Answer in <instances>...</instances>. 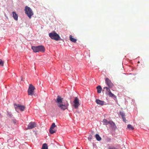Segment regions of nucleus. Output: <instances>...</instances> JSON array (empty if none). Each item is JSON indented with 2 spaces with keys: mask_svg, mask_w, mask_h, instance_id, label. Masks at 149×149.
Returning <instances> with one entry per match:
<instances>
[{
  "mask_svg": "<svg viewBox=\"0 0 149 149\" xmlns=\"http://www.w3.org/2000/svg\"><path fill=\"white\" fill-rule=\"evenodd\" d=\"M31 49L33 52L35 53L39 52H44L45 49L43 46L40 45L38 46H32Z\"/></svg>",
  "mask_w": 149,
  "mask_h": 149,
  "instance_id": "f03ea898",
  "label": "nucleus"
},
{
  "mask_svg": "<svg viewBox=\"0 0 149 149\" xmlns=\"http://www.w3.org/2000/svg\"><path fill=\"white\" fill-rule=\"evenodd\" d=\"M70 40L72 42H76L77 40L75 39V38H72V36L70 35Z\"/></svg>",
  "mask_w": 149,
  "mask_h": 149,
  "instance_id": "dca6fc26",
  "label": "nucleus"
},
{
  "mask_svg": "<svg viewBox=\"0 0 149 149\" xmlns=\"http://www.w3.org/2000/svg\"><path fill=\"white\" fill-rule=\"evenodd\" d=\"M104 89H106L107 91V93L108 94L109 97L116 98V96L113 93H112L110 89L107 87H104Z\"/></svg>",
  "mask_w": 149,
  "mask_h": 149,
  "instance_id": "0eeeda50",
  "label": "nucleus"
},
{
  "mask_svg": "<svg viewBox=\"0 0 149 149\" xmlns=\"http://www.w3.org/2000/svg\"><path fill=\"white\" fill-rule=\"evenodd\" d=\"M49 132L50 134H53L56 132V131L55 130H54L53 129H50L49 130Z\"/></svg>",
  "mask_w": 149,
  "mask_h": 149,
  "instance_id": "aec40b11",
  "label": "nucleus"
},
{
  "mask_svg": "<svg viewBox=\"0 0 149 149\" xmlns=\"http://www.w3.org/2000/svg\"><path fill=\"white\" fill-rule=\"evenodd\" d=\"M25 11V13L27 15L30 19L31 18L32 16L33 15V12L31 9L29 7L26 6Z\"/></svg>",
  "mask_w": 149,
  "mask_h": 149,
  "instance_id": "20e7f679",
  "label": "nucleus"
},
{
  "mask_svg": "<svg viewBox=\"0 0 149 149\" xmlns=\"http://www.w3.org/2000/svg\"><path fill=\"white\" fill-rule=\"evenodd\" d=\"M12 13L14 19L15 20L17 21L18 20V17L16 13L15 12H13Z\"/></svg>",
  "mask_w": 149,
  "mask_h": 149,
  "instance_id": "9b49d317",
  "label": "nucleus"
},
{
  "mask_svg": "<svg viewBox=\"0 0 149 149\" xmlns=\"http://www.w3.org/2000/svg\"><path fill=\"white\" fill-rule=\"evenodd\" d=\"M109 124L111 125L113 127V128L115 129L116 128L115 123L113 121H110V122H109Z\"/></svg>",
  "mask_w": 149,
  "mask_h": 149,
  "instance_id": "2eb2a0df",
  "label": "nucleus"
},
{
  "mask_svg": "<svg viewBox=\"0 0 149 149\" xmlns=\"http://www.w3.org/2000/svg\"><path fill=\"white\" fill-rule=\"evenodd\" d=\"M93 138V136L92 135H89L88 137V140L89 141H91V139H92Z\"/></svg>",
  "mask_w": 149,
  "mask_h": 149,
  "instance_id": "5701e85b",
  "label": "nucleus"
},
{
  "mask_svg": "<svg viewBox=\"0 0 149 149\" xmlns=\"http://www.w3.org/2000/svg\"><path fill=\"white\" fill-rule=\"evenodd\" d=\"M109 149H118L117 148H116L115 147H110L109 148Z\"/></svg>",
  "mask_w": 149,
  "mask_h": 149,
  "instance_id": "a878e982",
  "label": "nucleus"
},
{
  "mask_svg": "<svg viewBox=\"0 0 149 149\" xmlns=\"http://www.w3.org/2000/svg\"><path fill=\"white\" fill-rule=\"evenodd\" d=\"M35 87L31 84L29 85V88L28 91V93L29 95H33L34 94V91L35 89Z\"/></svg>",
  "mask_w": 149,
  "mask_h": 149,
  "instance_id": "39448f33",
  "label": "nucleus"
},
{
  "mask_svg": "<svg viewBox=\"0 0 149 149\" xmlns=\"http://www.w3.org/2000/svg\"><path fill=\"white\" fill-rule=\"evenodd\" d=\"M96 102L97 104L101 105H102V101L99 99H96Z\"/></svg>",
  "mask_w": 149,
  "mask_h": 149,
  "instance_id": "4468645a",
  "label": "nucleus"
},
{
  "mask_svg": "<svg viewBox=\"0 0 149 149\" xmlns=\"http://www.w3.org/2000/svg\"><path fill=\"white\" fill-rule=\"evenodd\" d=\"M49 36L51 38L55 40H59L61 39V38L54 31L50 33L49 34Z\"/></svg>",
  "mask_w": 149,
  "mask_h": 149,
  "instance_id": "7ed1b4c3",
  "label": "nucleus"
},
{
  "mask_svg": "<svg viewBox=\"0 0 149 149\" xmlns=\"http://www.w3.org/2000/svg\"><path fill=\"white\" fill-rule=\"evenodd\" d=\"M139 63V62H138V63Z\"/></svg>",
  "mask_w": 149,
  "mask_h": 149,
  "instance_id": "cd10ccee",
  "label": "nucleus"
},
{
  "mask_svg": "<svg viewBox=\"0 0 149 149\" xmlns=\"http://www.w3.org/2000/svg\"><path fill=\"white\" fill-rule=\"evenodd\" d=\"M56 102L58 106L61 110H64L68 108L69 104L67 101H63V98L59 96H58Z\"/></svg>",
  "mask_w": 149,
  "mask_h": 149,
  "instance_id": "f257e3e1",
  "label": "nucleus"
},
{
  "mask_svg": "<svg viewBox=\"0 0 149 149\" xmlns=\"http://www.w3.org/2000/svg\"><path fill=\"white\" fill-rule=\"evenodd\" d=\"M97 91L98 93H100L101 92L102 90V88L100 85L98 86L97 87Z\"/></svg>",
  "mask_w": 149,
  "mask_h": 149,
  "instance_id": "f8f14e48",
  "label": "nucleus"
},
{
  "mask_svg": "<svg viewBox=\"0 0 149 149\" xmlns=\"http://www.w3.org/2000/svg\"><path fill=\"white\" fill-rule=\"evenodd\" d=\"M56 127V125L54 123H53L50 127V129H54V128Z\"/></svg>",
  "mask_w": 149,
  "mask_h": 149,
  "instance_id": "4be33fe9",
  "label": "nucleus"
},
{
  "mask_svg": "<svg viewBox=\"0 0 149 149\" xmlns=\"http://www.w3.org/2000/svg\"><path fill=\"white\" fill-rule=\"evenodd\" d=\"M7 114L9 116H10V117L12 116V115L10 113L8 112H7Z\"/></svg>",
  "mask_w": 149,
  "mask_h": 149,
  "instance_id": "393cba45",
  "label": "nucleus"
},
{
  "mask_svg": "<svg viewBox=\"0 0 149 149\" xmlns=\"http://www.w3.org/2000/svg\"><path fill=\"white\" fill-rule=\"evenodd\" d=\"M14 105L15 110L17 112L18 111L19 109L23 111L24 110L25 108V106L23 105L16 104H14Z\"/></svg>",
  "mask_w": 149,
  "mask_h": 149,
  "instance_id": "423d86ee",
  "label": "nucleus"
},
{
  "mask_svg": "<svg viewBox=\"0 0 149 149\" xmlns=\"http://www.w3.org/2000/svg\"><path fill=\"white\" fill-rule=\"evenodd\" d=\"M105 81L106 84L109 88H111L113 86V84L108 78H106L105 79Z\"/></svg>",
  "mask_w": 149,
  "mask_h": 149,
  "instance_id": "9d476101",
  "label": "nucleus"
},
{
  "mask_svg": "<svg viewBox=\"0 0 149 149\" xmlns=\"http://www.w3.org/2000/svg\"><path fill=\"white\" fill-rule=\"evenodd\" d=\"M36 126V124L34 122H31L28 126L27 129H32Z\"/></svg>",
  "mask_w": 149,
  "mask_h": 149,
  "instance_id": "1a4fd4ad",
  "label": "nucleus"
},
{
  "mask_svg": "<svg viewBox=\"0 0 149 149\" xmlns=\"http://www.w3.org/2000/svg\"><path fill=\"white\" fill-rule=\"evenodd\" d=\"M95 137L98 141H100L101 140V138L98 134H96L95 135Z\"/></svg>",
  "mask_w": 149,
  "mask_h": 149,
  "instance_id": "f3484780",
  "label": "nucleus"
},
{
  "mask_svg": "<svg viewBox=\"0 0 149 149\" xmlns=\"http://www.w3.org/2000/svg\"><path fill=\"white\" fill-rule=\"evenodd\" d=\"M42 149H48L47 145L46 143L44 144L42 146Z\"/></svg>",
  "mask_w": 149,
  "mask_h": 149,
  "instance_id": "6ab92c4d",
  "label": "nucleus"
},
{
  "mask_svg": "<svg viewBox=\"0 0 149 149\" xmlns=\"http://www.w3.org/2000/svg\"><path fill=\"white\" fill-rule=\"evenodd\" d=\"M103 122L104 123V124L107 125L108 124H109V122H108L106 119H104L103 120Z\"/></svg>",
  "mask_w": 149,
  "mask_h": 149,
  "instance_id": "412c9836",
  "label": "nucleus"
},
{
  "mask_svg": "<svg viewBox=\"0 0 149 149\" xmlns=\"http://www.w3.org/2000/svg\"><path fill=\"white\" fill-rule=\"evenodd\" d=\"M0 65L3 66V61L0 59Z\"/></svg>",
  "mask_w": 149,
  "mask_h": 149,
  "instance_id": "b1692460",
  "label": "nucleus"
},
{
  "mask_svg": "<svg viewBox=\"0 0 149 149\" xmlns=\"http://www.w3.org/2000/svg\"><path fill=\"white\" fill-rule=\"evenodd\" d=\"M120 115H121L124 122L125 123H126V120L125 118V113L123 112H120Z\"/></svg>",
  "mask_w": 149,
  "mask_h": 149,
  "instance_id": "ddd939ff",
  "label": "nucleus"
},
{
  "mask_svg": "<svg viewBox=\"0 0 149 149\" xmlns=\"http://www.w3.org/2000/svg\"><path fill=\"white\" fill-rule=\"evenodd\" d=\"M74 106L75 108L77 109L78 107V106L80 105V104H79V99L77 97L75 98L74 101Z\"/></svg>",
  "mask_w": 149,
  "mask_h": 149,
  "instance_id": "6e6552de",
  "label": "nucleus"
},
{
  "mask_svg": "<svg viewBox=\"0 0 149 149\" xmlns=\"http://www.w3.org/2000/svg\"><path fill=\"white\" fill-rule=\"evenodd\" d=\"M127 127L130 130H132L134 129V127L130 124L128 125Z\"/></svg>",
  "mask_w": 149,
  "mask_h": 149,
  "instance_id": "a211bd4d",
  "label": "nucleus"
},
{
  "mask_svg": "<svg viewBox=\"0 0 149 149\" xmlns=\"http://www.w3.org/2000/svg\"><path fill=\"white\" fill-rule=\"evenodd\" d=\"M13 122L15 124L16 123L17 121L16 120L13 119Z\"/></svg>",
  "mask_w": 149,
  "mask_h": 149,
  "instance_id": "bb28decb",
  "label": "nucleus"
}]
</instances>
